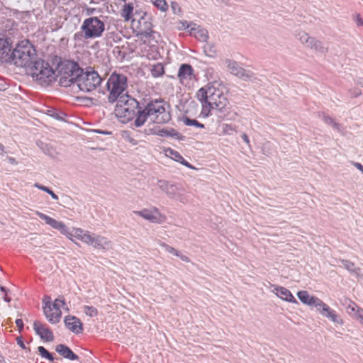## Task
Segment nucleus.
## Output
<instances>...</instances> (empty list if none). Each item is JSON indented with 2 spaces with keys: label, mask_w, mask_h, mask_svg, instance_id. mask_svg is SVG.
<instances>
[{
  "label": "nucleus",
  "mask_w": 363,
  "mask_h": 363,
  "mask_svg": "<svg viewBox=\"0 0 363 363\" xmlns=\"http://www.w3.org/2000/svg\"><path fill=\"white\" fill-rule=\"evenodd\" d=\"M196 97L202 106L201 114L208 116L211 110L222 111L228 104L223 92V86L217 83L208 84L196 92Z\"/></svg>",
  "instance_id": "nucleus-1"
},
{
  "label": "nucleus",
  "mask_w": 363,
  "mask_h": 363,
  "mask_svg": "<svg viewBox=\"0 0 363 363\" xmlns=\"http://www.w3.org/2000/svg\"><path fill=\"white\" fill-rule=\"evenodd\" d=\"M106 18L101 16H91L84 19L80 27V31L74 35V40L79 42L101 37L105 31Z\"/></svg>",
  "instance_id": "nucleus-2"
},
{
  "label": "nucleus",
  "mask_w": 363,
  "mask_h": 363,
  "mask_svg": "<svg viewBox=\"0 0 363 363\" xmlns=\"http://www.w3.org/2000/svg\"><path fill=\"white\" fill-rule=\"evenodd\" d=\"M11 59L17 67L30 68L39 60L35 48L28 40H22L16 46Z\"/></svg>",
  "instance_id": "nucleus-3"
},
{
  "label": "nucleus",
  "mask_w": 363,
  "mask_h": 363,
  "mask_svg": "<svg viewBox=\"0 0 363 363\" xmlns=\"http://www.w3.org/2000/svg\"><path fill=\"white\" fill-rule=\"evenodd\" d=\"M79 65L72 60H63L58 63L56 71L57 78L61 86L67 87L75 84L82 72Z\"/></svg>",
  "instance_id": "nucleus-4"
},
{
  "label": "nucleus",
  "mask_w": 363,
  "mask_h": 363,
  "mask_svg": "<svg viewBox=\"0 0 363 363\" xmlns=\"http://www.w3.org/2000/svg\"><path fill=\"white\" fill-rule=\"evenodd\" d=\"M107 99L109 103H114L123 96L128 87V79L125 75L116 72L112 73L108 77L106 84Z\"/></svg>",
  "instance_id": "nucleus-5"
},
{
  "label": "nucleus",
  "mask_w": 363,
  "mask_h": 363,
  "mask_svg": "<svg viewBox=\"0 0 363 363\" xmlns=\"http://www.w3.org/2000/svg\"><path fill=\"white\" fill-rule=\"evenodd\" d=\"M116 102L114 113L122 123H127L135 116L136 111L139 108V103L135 99L125 95Z\"/></svg>",
  "instance_id": "nucleus-6"
},
{
  "label": "nucleus",
  "mask_w": 363,
  "mask_h": 363,
  "mask_svg": "<svg viewBox=\"0 0 363 363\" xmlns=\"http://www.w3.org/2000/svg\"><path fill=\"white\" fill-rule=\"evenodd\" d=\"M73 236L96 249L107 250L112 247V242L107 238L79 228L73 229Z\"/></svg>",
  "instance_id": "nucleus-7"
},
{
  "label": "nucleus",
  "mask_w": 363,
  "mask_h": 363,
  "mask_svg": "<svg viewBox=\"0 0 363 363\" xmlns=\"http://www.w3.org/2000/svg\"><path fill=\"white\" fill-rule=\"evenodd\" d=\"M30 70L33 79L43 86L49 85L57 79V71L54 70L48 62L40 59L35 62Z\"/></svg>",
  "instance_id": "nucleus-8"
},
{
  "label": "nucleus",
  "mask_w": 363,
  "mask_h": 363,
  "mask_svg": "<svg viewBox=\"0 0 363 363\" xmlns=\"http://www.w3.org/2000/svg\"><path fill=\"white\" fill-rule=\"evenodd\" d=\"M145 113L149 119L155 123H167L171 120V115L166 108L163 100H155L149 102L145 106Z\"/></svg>",
  "instance_id": "nucleus-9"
},
{
  "label": "nucleus",
  "mask_w": 363,
  "mask_h": 363,
  "mask_svg": "<svg viewBox=\"0 0 363 363\" xmlns=\"http://www.w3.org/2000/svg\"><path fill=\"white\" fill-rule=\"evenodd\" d=\"M102 78L97 72L89 68L86 72L82 69L75 84L84 92H89L96 89L101 83Z\"/></svg>",
  "instance_id": "nucleus-10"
},
{
  "label": "nucleus",
  "mask_w": 363,
  "mask_h": 363,
  "mask_svg": "<svg viewBox=\"0 0 363 363\" xmlns=\"http://www.w3.org/2000/svg\"><path fill=\"white\" fill-rule=\"evenodd\" d=\"M222 63L230 74L242 80L252 81L256 78L255 74L252 71L244 69L239 62L233 60L226 58L222 61Z\"/></svg>",
  "instance_id": "nucleus-11"
},
{
  "label": "nucleus",
  "mask_w": 363,
  "mask_h": 363,
  "mask_svg": "<svg viewBox=\"0 0 363 363\" xmlns=\"http://www.w3.org/2000/svg\"><path fill=\"white\" fill-rule=\"evenodd\" d=\"M133 213L152 223L162 224L167 220V216L162 213L159 208L155 206H152L150 208H143L140 211H135Z\"/></svg>",
  "instance_id": "nucleus-12"
},
{
  "label": "nucleus",
  "mask_w": 363,
  "mask_h": 363,
  "mask_svg": "<svg viewBox=\"0 0 363 363\" xmlns=\"http://www.w3.org/2000/svg\"><path fill=\"white\" fill-rule=\"evenodd\" d=\"M316 310L320 315L325 317L333 323L340 325L344 324V320L341 316L322 300L317 306Z\"/></svg>",
  "instance_id": "nucleus-13"
},
{
  "label": "nucleus",
  "mask_w": 363,
  "mask_h": 363,
  "mask_svg": "<svg viewBox=\"0 0 363 363\" xmlns=\"http://www.w3.org/2000/svg\"><path fill=\"white\" fill-rule=\"evenodd\" d=\"M43 311L48 321L55 324L60 321L62 312L58 308L51 306V298L50 296H45L43 299Z\"/></svg>",
  "instance_id": "nucleus-14"
},
{
  "label": "nucleus",
  "mask_w": 363,
  "mask_h": 363,
  "mask_svg": "<svg viewBox=\"0 0 363 363\" xmlns=\"http://www.w3.org/2000/svg\"><path fill=\"white\" fill-rule=\"evenodd\" d=\"M36 215L41 219L44 220L48 225H50L54 229L59 230L62 234L72 240L73 233H70L69 232L67 227L63 222L57 220L40 211H36Z\"/></svg>",
  "instance_id": "nucleus-15"
},
{
  "label": "nucleus",
  "mask_w": 363,
  "mask_h": 363,
  "mask_svg": "<svg viewBox=\"0 0 363 363\" xmlns=\"http://www.w3.org/2000/svg\"><path fill=\"white\" fill-rule=\"evenodd\" d=\"M177 77L183 85H189L195 79L196 75L191 65L182 64L179 69Z\"/></svg>",
  "instance_id": "nucleus-16"
},
{
  "label": "nucleus",
  "mask_w": 363,
  "mask_h": 363,
  "mask_svg": "<svg viewBox=\"0 0 363 363\" xmlns=\"http://www.w3.org/2000/svg\"><path fill=\"white\" fill-rule=\"evenodd\" d=\"M33 329L42 340L46 342H52L54 340L52 332L40 322L35 321L33 323Z\"/></svg>",
  "instance_id": "nucleus-17"
},
{
  "label": "nucleus",
  "mask_w": 363,
  "mask_h": 363,
  "mask_svg": "<svg viewBox=\"0 0 363 363\" xmlns=\"http://www.w3.org/2000/svg\"><path fill=\"white\" fill-rule=\"evenodd\" d=\"M272 291L281 299L292 303H298L291 291L285 287L278 285H272Z\"/></svg>",
  "instance_id": "nucleus-18"
},
{
  "label": "nucleus",
  "mask_w": 363,
  "mask_h": 363,
  "mask_svg": "<svg viewBox=\"0 0 363 363\" xmlns=\"http://www.w3.org/2000/svg\"><path fill=\"white\" fill-rule=\"evenodd\" d=\"M66 327L72 333L76 334L82 333L83 331V324L77 317L68 315L65 318Z\"/></svg>",
  "instance_id": "nucleus-19"
},
{
  "label": "nucleus",
  "mask_w": 363,
  "mask_h": 363,
  "mask_svg": "<svg viewBox=\"0 0 363 363\" xmlns=\"http://www.w3.org/2000/svg\"><path fill=\"white\" fill-rule=\"evenodd\" d=\"M297 296L303 304L311 307L313 306L315 308L321 301L320 298L314 296H311L307 291L304 290L299 291L297 293Z\"/></svg>",
  "instance_id": "nucleus-20"
},
{
  "label": "nucleus",
  "mask_w": 363,
  "mask_h": 363,
  "mask_svg": "<svg viewBox=\"0 0 363 363\" xmlns=\"http://www.w3.org/2000/svg\"><path fill=\"white\" fill-rule=\"evenodd\" d=\"M157 186L161 191H164L170 198H174L178 191L175 184L166 180H158Z\"/></svg>",
  "instance_id": "nucleus-21"
},
{
  "label": "nucleus",
  "mask_w": 363,
  "mask_h": 363,
  "mask_svg": "<svg viewBox=\"0 0 363 363\" xmlns=\"http://www.w3.org/2000/svg\"><path fill=\"white\" fill-rule=\"evenodd\" d=\"M55 350L57 353H59L64 358H66L69 360H77L79 359V357L75 354L69 347L63 344H59L56 346Z\"/></svg>",
  "instance_id": "nucleus-22"
},
{
  "label": "nucleus",
  "mask_w": 363,
  "mask_h": 363,
  "mask_svg": "<svg viewBox=\"0 0 363 363\" xmlns=\"http://www.w3.org/2000/svg\"><path fill=\"white\" fill-rule=\"evenodd\" d=\"M11 45L6 39H0V61L7 62L11 59Z\"/></svg>",
  "instance_id": "nucleus-23"
},
{
  "label": "nucleus",
  "mask_w": 363,
  "mask_h": 363,
  "mask_svg": "<svg viewBox=\"0 0 363 363\" xmlns=\"http://www.w3.org/2000/svg\"><path fill=\"white\" fill-rule=\"evenodd\" d=\"M217 132L220 136L232 135L238 132V126L235 124L220 123L217 127Z\"/></svg>",
  "instance_id": "nucleus-24"
},
{
  "label": "nucleus",
  "mask_w": 363,
  "mask_h": 363,
  "mask_svg": "<svg viewBox=\"0 0 363 363\" xmlns=\"http://www.w3.org/2000/svg\"><path fill=\"white\" fill-rule=\"evenodd\" d=\"M165 152H166V155L169 157L171 159L174 160V161L182 164L183 165L187 167L189 169H196L190 163L186 162L179 152L174 150L171 148H168L167 150H166Z\"/></svg>",
  "instance_id": "nucleus-25"
},
{
  "label": "nucleus",
  "mask_w": 363,
  "mask_h": 363,
  "mask_svg": "<svg viewBox=\"0 0 363 363\" xmlns=\"http://www.w3.org/2000/svg\"><path fill=\"white\" fill-rule=\"evenodd\" d=\"M307 48L320 54H325L328 51V48L324 45V43L314 37H313Z\"/></svg>",
  "instance_id": "nucleus-26"
},
{
  "label": "nucleus",
  "mask_w": 363,
  "mask_h": 363,
  "mask_svg": "<svg viewBox=\"0 0 363 363\" xmlns=\"http://www.w3.org/2000/svg\"><path fill=\"white\" fill-rule=\"evenodd\" d=\"M342 305L345 306L346 311L349 315L352 318V315L357 313V309L360 310L362 308L359 307L357 303L350 298H345L342 302Z\"/></svg>",
  "instance_id": "nucleus-27"
},
{
  "label": "nucleus",
  "mask_w": 363,
  "mask_h": 363,
  "mask_svg": "<svg viewBox=\"0 0 363 363\" xmlns=\"http://www.w3.org/2000/svg\"><path fill=\"white\" fill-rule=\"evenodd\" d=\"M136 118L134 121V125L135 127H141L144 125L145 122L147 121L148 116L145 113V108L143 111L139 110V108L136 111Z\"/></svg>",
  "instance_id": "nucleus-28"
},
{
  "label": "nucleus",
  "mask_w": 363,
  "mask_h": 363,
  "mask_svg": "<svg viewBox=\"0 0 363 363\" xmlns=\"http://www.w3.org/2000/svg\"><path fill=\"white\" fill-rule=\"evenodd\" d=\"M343 267L350 272L351 273H353L356 274L357 276H359L360 274V268L357 267L354 262L350 261V260H342L341 261Z\"/></svg>",
  "instance_id": "nucleus-29"
},
{
  "label": "nucleus",
  "mask_w": 363,
  "mask_h": 363,
  "mask_svg": "<svg viewBox=\"0 0 363 363\" xmlns=\"http://www.w3.org/2000/svg\"><path fill=\"white\" fill-rule=\"evenodd\" d=\"M296 36L300 43L305 45L306 48L308 46L311 39L313 38L312 36H310L307 33L302 30L298 31L296 34Z\"/></svg>",
  "instance_id": "nucleus-30"
},
{
  "label": "nucleus",
  "mask_w": 363,
  "mask_h": 363,
  "mask_svg": "<svg viewBox=\"0 0 363 363\" xmlns=\"http://www.w3.org/2000/svg\"><path fill=\"white\" fill-rule=\"evenodd\" d=\"M151 74L153 77H160L164 74V66L161 63L153 65L150 69Z\"/></svg>",
  "instance_id": "nucleus-31"
},
{
  "label": "nucleus",
  "mask_w": 363,
  "mask_h": 363,
  "mask_svg": "<svg viewBox=\"0 0 363 363\" xmlns=\"http://www.w3.org/2000/svg\"><path fill=\"white\" fill-rule=\"evenodd\" d=\"M194 36L200 41L205 42L208 39V32L205 29L201 28H194Z\"/></svg>",
  "instance_id": "nucleus-32"
},
{
  "label": "nucleus",
  "mask_w": 363,
  "mask_h": 363,
  "mask_svg": "<svg viewBox=\"0 0 363 363\" xmlns=\"http://www.w3.org/2000/svg\"><path fill=\"white\" fill-rule=\"evenodd\" d=\"M157 134L162 137L171 136L175 137L178 135L177 130L173 128H162L158 130Z\"/></svg>",
  "instance_id": "nucleus-33"
},
{
  "label": "nucleus",
  "mask_w": 363,
  "mask_h": 363,
  "mask_svg": "<svg viewBox=\"0 0 363 363\" xmlns=\"http://www.w3.org/2000/svg\"><path fill=\"white\" fill-rule=\"evenodd\" d=\"M133 10V7L130 5H125L124 8L122 10L121 16L124 18L125 21H128L130 19Z\"/></svg>",
  "instance_id": "nucleus-34"
},
{
  "label": "nucleus",
  "mask_w": 363,
  "mask_h": 363,
  "mask_svg": "<svg viewBox=\"0 0 363 363\" xmlns=\"http://www.w3.org/2000/svg\"><path fill=\"white\" fill-rule=\"evenodd\" d=\"M151 1L155 6L162 12H165L168 9V6L165 0H151Z\"/></svg>",
  "instance_id": "nucleus-35"
},
{
  "label": "nucleus",
  "mask_w": 363,
  "mask_h": 363,
  "mask_svg": "<svg viewBox=\"0 0 363 363\" xmlns=\"http://www.w3.org/2000/svg\"><path fill=\"white\" fill-rule=\"evenodd\" d=\"M122 138L125 141L128 142L129 143L132 144L133 145H136L138 143V140L131 136V134L129 131H127V130L123 131L122 132Z\"/></svg>",
  "instance_id": "nucleus-36"
},
{
  "label": "nucleus",
  "mask_w": 363,
  "mask_h": 363,
  "mask_svg": "<svg viewBox=\"0 0 363 363\" xmlns=\"http://www.w3.org/2000/svg\"><path fill=\"white\" fill-rule=\"evenodd\" d=\"M184 123L186 125H188V126H195L196 128H204V125L199 123L196 119H190L189 118H186L184 120Z\"/></svg>",
  "instance_id": "nucleus-37"
},
{
  "label": "nucleus",
  "mask_w": 363,
  "mask_h": 363,
  "mask_svg": "<svg viewBox=\"0 0 363 363\" xmlns=\"http://www.w3.org/2000/svg\"><path fill=\"white\" fill-rule=\"evenodd\" d=\"M38 352L42 357L45 358L50 361H53L54 357L44 347L40 346L38 347Z\"/></svg>",
  "instance_id": "nucleus-38"
},
{
  "label": "nucleus",
  "mask_w": 363,
  "mask_h": 363,
  "mask_svg": "<svg viewBox=\"0 0 363 363\" xmlns=\"http://www.w3.org/2000/svg\"><path fill=\"white\" fill-rule=\"evenodd\" d=\"M84 312L89 317H96L98 315V311L95 307L84 306Z\"/></svg>",
  "instance_id": "nucleus-39"
},
{
  "label": "nucleus",
  "mask_w": 363,
  "mask_h": 363,
  "mask_svg": "<svg viewBox=\"0 0 363 363\" xmlns=\"http://www.w3.org/2000/svg\"><path fill=\"white\" fill-rule=\"evenodd\" d=\"M352 318L357 320L363 327V308H362L360 310L357 309V313L352 315Z\"/></svg>",
  "instance_id": "nucleus-40"
},
{
  "label": "nucleus",
  "mask_w": 363,
  "mask_h": 363,
  "mask_svg": "<svg viewBox=\"0 0 363 363\" xmlns=\"http://www.w3.org/2000/svg\"><path fill=\"white\" fill-rule=\"evenodd\" d=\"M64 305H65V300L60 298H56L53 303L51 302V306L58 308L59 309Z\"/></svg>",
  "instance_id": "nucleus-41"
},
{
  "label": "nucleus",
  "mask_w": 363,
  "mask_h": 363,
  "mask_svg": "<svg viewBox=\"0 0 363 363\" xmlns=\"http://www.w3.org/2000/svg\"><path fill=\"white\" fill-rule=\"evenodd\" d=\"M165 250L167 252L170 253V254L174 255L175 256L180 255V252L179 251L177 250L173 247H172V246H170L169 245L167 246H166Z\"/></svg>",
  "instance_id": "nucleus-42"
},
{
  "label": "nucleus",
  "mask_w": 363,
  "mask_h": 363,
  "mask_svg": "<svg viewBox=\"0 0 363 363\" xmlns=\"http://www.w3.org/2000/svg\"><path fill=\"white\" fill-rule=\"evenodd\" d=\"M353 19L357 26H363V19L361 18L360 14L356 13L354 15Z\"/></svg>",
  "instance_id": "nucleus-43"
},
{
  "label": "nucleus",
  "mask_w": 363,
  "mask_h": 363,
  "mask_svg": "<svg viewBox=\"0 0 363 363\" xmlns=\"http://www.w3.org/2000/svg\"><path fill=\"white\" fill-rule=\"evenodd\" d=\"M152 33V30L150 28H149V29H147L146 30H140L138 31V35H140L142 37H146L147 38V37L150 36Z\"/></svg>",
  "instance_id": "nucleus-44"
},
{
  "label": "nucleus",
  "mask_w": 363,
  "mask_h": 363,
  "mask_svg": "<svg viewBox=\"0 0 363 363\" xmlns=\"http://www.w3.org/2000/svg\"><path fill=\"white\" fill-rule=\"evenodd\" d=\"M34 186H35L36 188H38V189H40V190H42V191H45V192H47L48 194H49V192H50V191H52V190H51V189H50L48 187L45 186H43V185H41V184H38V183H35V184H34Z\"/></svg>",
  "instance_id": "nucleus-45"
},
{
  "label": "nucleus",
  "mask_w": 363,
  "mask_h": 363,
  "mask_svg": "<svg viewBox=\"0 0 363 363\" xmlns=\"http://www.w3.org/2000/svg\"><path fill=\"white\" fill-rule=\"evenodd\" d=\"M34 186H35L36 188H38V189H40V190H42V191H45V192H47L48 194H49V192H50V191H52V190H51V189H50L48 187L45 186H43V185H41V184H38V183H35V184H34Z\"/></svg>",
  "instance_id": "nucleus-46"
},
{
  "label": "nucleus",
  "mask_w": 363,
  "mask_h": 363,
  "mask_svg": "<svg viewBox=\"0 0 363 363\" xmlns=\"http://www.w3.org/2000/svg\"><path fill=\"white\" fill-rule=\"evenodd\" d=\"M171 7H172V9L173 11V13H175V14L177 13L180 11L179 6L176 2H172Z\"/></svg>",
  "instance_id": "nucleus-47"
},
{
  "label": "nucleus",
  "mask_w": 363,
  "mask_h": 363,
  "mask_svg": "<svg viewBox=\"0 0 363 363\" xmlns=\"http://www.w3.org/2000/svg\"><path fill=\"white\" fill-rule=\"evenodd\" d=\"M241 138L243 140V141L246 143V145L250 147V139L247 136V135L246 133H242L241 135Z\"/></svg>",
  "instance_id": "nucleus-48"
},
{
  "label": "nucleus",
  "mask_w": 363,
  "mask_h": 363,
  "mask_svg": "<svg viewBox=\"0 0 363 363\" xmlns=\"http://www.w3.org/2000/svg\"><path fill=\"white\" fill-rule=\"evenodd\" d=\"M208 48H209V53H206V55H208L210 57H213L214 55L216 54V50H213V47L211 45H208ZM205 52H207L206 48H205Z\"/></svg>",
  "instance_id": "nucleus-49"
},
{
  "label": "nucleus",
  "mask_w": 363,
  "mask_h": 363,
  "mask_svg": "<svg viewBox=\"0 0 363 363\" xmlns=\"http://www.w3.org/2000/svg\"><path fill=\"white\" fill-rule=\"evenodd\" d=\"M323 121L327 124L331 125L335 121L331 117L325 116L323 117Z\"/></svg>",
  "instance_id": "nucleus-50"
},
{
  "label": "nucleus",
  "mask_w": 363,
  "mask_h": 363,
  "mask_svg": "<svg viewBox=\"0 0 363 363\" xmlns=\"http://www.w3.org/2000/svg\"><path fill=\"white\" fill-rule=\"evenodd\" d=\"M331 125L333 126V128L334 129H335V130H337L338 132H341V128H342V126H341V125H340V123H336L335 121H334V122L331 124Z\"/></svg>",
  "instance_id": "nucleus-51"
},
{
  "label": "nucleus",
  "mask_w": 363,
  "mask_h": 363,
  "mask_svg": "<svg viewBox=\"0 0 363 363\" xmlns=\"http://www.w3.org/2000/svg\"><path fill=\"white\" fill-rule=\"evenodd\" d=\"M16 324L20 331L23 328V323L21 319H16Z\"/></svg>",
  "instance_id": "nucleus-52"
},
{
  "label": "nucleus",
  "mask_w": 363,
  "mask_h": 363,
  "mask_svg": "<svg viewBox=\"0 0 363 363\" xmlns=\"http://www.w3.org/2000/svg\"><path fill=\"white\" fill-rule=\"evenodd\" d=\"M177 257H179L182 261H184L185 262H190V259L186 255H184L180 253V255H179Z\"/></svg>",
  "instance_id": "nucleus-53"
},
{
  "label": "nucleus",
  "mask_w": 363,
  "mask_h": 363,
  "mask_svg": "<svg viewBox=\"0 0 363 363\" xmlns=\"http://www.w3.org/2000/svg\"><path fill=\"white\" fill-rule=\"evenodd\" d=\"M353 165L359 171L363 172V165L359 162H353Z\"/></svg>",
  "instance_id": "nucleus-54"
},
{
  "label": "nucleus",
  "mask_w": 363,
  "mask_h": 363,
  "mask_svg": "<svg viewBox=\"0 0 363 363\" xmlns=\"http://www.w3.org/2000/svg\"><path fill=\"white\" fill-rule=\"evenodd\" d=\"M352 94L354 97H357L362 94V92L359 89H354Z\"/></svg>",
  "instance_id": "nucleus-55"
},
{
  "label": "nucleus",
  "mask_w": 363,
  "mask_h": 363,
  "mask_svg": "<svg viewBox=\"0 0 363 363\" xmlns=\"http://www.w3.org/2000/svg\"><path fill=\"white\" fill-rule=\"evenodd\" d=\"M17 343H18V345L21 347H22V348H23V349L25 348V345H24V343H23V340H22L21 338H19V337H18V338H17Z\"/></svg>",
  "instance_id": "nucleus-56"
},
{
  "label": "nucleus",
  "mask_w": 363,
  "mask_h": 363,
  "mask_svg": "<svg viewBox=\"0 0 363 363\" xmlns=\"http://www.w3.org/2000/svg\"><path fill=\"white\" fill-rule=\"evenodd\" d=\"M49 194L51 196V197H52L53 199H55V200H57V199H58V196H57V194H55L54 193V191H50L49 192Z\"/></svg>",
  "instance_id": "nucleus-57"
},
{
  "label": "nucleus",
  "mask_w": 363,
  "mask_h": 363,
  "mask_svg": "<svg viewBox=\"0 0 363 363\" xmlns=\"http://www.w3.org/2000/svg\"><path fill=\"white\" fill-rule=\"evenodd\" d=\"M94 131L96 132V133H99L104 134V135H109V134H111V132L104 131V130H96Z\"/></svg>",
  "instance_id": "nucleus-58"
},
{
  "label": "nucleus",
  "mask_w": 363,
  "mask_h": 363,
  "mask_svg": "<svg viewBox=\"0 0 363 363\" xmlns=\"http://www.w3.org/2000/svg\"><path fill=\"white\" fill-rule=\"evenodd\" d=\"M158 244H159V245H160V246H161V247H164V249L166 248V246H167V245H167V244H166L165 242H162V241H160V240H159V241H158Z\"/></svg>",
  "instance_id": "nucleus-59"
},
{
  "label": "nucleus",
  "mask_w": 363,
  "mask_h": 363,
  "mask_svg": "<svg viewBox=\"0 0 363 363\" xmlns=\"http://www.w3.org/2000/svg\"><path fill=\"white\" fill-rule=\"evenodd\" d=\"M358 84H359L361 86L363 87V79H360L359 81H358Z\"/></svg>",
  "instance_id": "nucleus-60"
},
{
  "label": "nucleus",
  "mask_w": 363,
  "mask_h": 363,
  "mask_svg": "<svg viewBox=\"0 0 363 363\" xmlns=\"http://www.w3.org/2000/svg\"><path fill=\"white\" fill-rule=\"evenodd\" d=\"M4 150V147L0 144V153L3 152Z\"/></svg>",
  "instance_id": "nucleus-61"
},
{
  "label": "nucleus",
  "mask_w": 363,
  "mask_h": 363,
  "mask_svg": "<svg viewBox=\"0 0 363 363\" xmlns=\"http://www.w3.org/2000/svg\"><path fill=\"white\" fill-rule=\"evenodd\" d=\"M4 300H5L6 302H9V301H11L10 298H9V297L7 296V295H6V296H5V297H4Z\"/></svg>",
  "instance_id": "nucleus-62"
},
{
  "label": "nucleus",
  "mask_w": 363,
  "mask_h": 363,
  "mask_svg": "<svg viewBox=\"0 0 363 363\" xmlns=\"http://www.w3.org/2000/svg\"><path fill=\"white\" fill-rule=\"evenodd\" d=\"M0 290H1V291L6 292V289H5V287H4V286H0Z\"/></svg>",
  "instance_id": "nucleus-63"
},
{
  "label": "nucleus",
  "mask_w": 363,
  "mask_h": 363,
  "mask_svg": "<svg viewBox=\"0 0 363 363\" xmlns=\"http://www.w3.org/2000/svg\"><path fill=\"white\" fill-rule=\"evenodd\" d=\"M9 160H10V162H11V163H15V162H16V161H15V159H14V158H12V157H11V158H10V159H9Z\"/></svg>",
  "instance_id": "nucleus-64"
}]
</instances>
